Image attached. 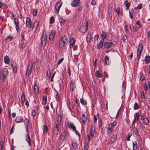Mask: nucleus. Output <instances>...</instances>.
Listing matches in <instances>:
<instances>
[{
    "label": "nucleus",
    "instance_id": "obj_1",
    "mask_svg": "<svg viewBox=\"0 0 150 150\" xmlns=\"http://www.w3.org/2000/svg\"><path fill=\"white\" fill-rule=\"evenodd\" d=\"M24 123L26 125L27 127V134H25V139L26 141L28 143L29 146L30 147L31 146V143L30 138L29 136V134L28 129V127L30 125L29 122V120L28 119L25 118L24 120Z\"/></svg>",
    "mask_w": 150,
    "mask_h": 150
},
{
    "label": "nucleus",
    "instance_id": "obj_2",
    "mask_svg": "<svg viewBox=\"0 0 150 150\" xmlns=\"http://www.w3.org/2000/svg\"><path fill=\"white\" fill-rule=\"evenodd\" d=\"M8 76V71L7 69L4 68L0 71V79L1 81L5 80Z\"/></svg>",
    "mask_w": 150,
    "mask_h": 150
},
{
    "label": "nucleus",
    "instance_id": "obj_3",
    "mask_svg": "<svg viewBox=\"0 0 150 150\" xmlns=\"http://www.w3.org/2000/svg\"><path fill=\"white\" fill-rule=\"evenodd\" d=\"M143 50V46L142 44H139L137 48V59L138 61L139 60L140 56Z\"/></svg>",
    "mask_w": 150,
    "mask_h": 150
},
{
    "label": "nucleus",
    "instance_id": "obj_4",
    "mask_svg": "<svg viewBox=\"0 0 150 150\" xmlns=\"http://www.w3.org/2000/svg\"><path fill=\"white\" fill-rule=\"evenodd\" d=\"M88 24V22H87L86 24H83L79 28V31L83 33H84L86 32L87 29V24Z\"/></svg>",
    "mask_w": 150,
    "mask_h": 150
},
{
    "label": "nucleus",
    "instance_id": "obj_5",
    "mask_svg": "<svg viewBox=\"0 0 150 150\" xmlns=\"http://www.w3.org/2000/svg\"><path fill=\"white\" fill-rule=\"evenodd\" d=\"M47 37L46 35H45L44 33L42 34V37L41 38V44L42 46H45L47 42Z\"/></svg>",
    "mask_w": 150,
    "mask_h": 150
},
{
    "label": "nucleus",
    "instance_id": "obj_6",
    "mask_svg": "<svg viewBox=\"0 0 150 150\" xmlns=\"http://www.w3.org/2000/svg\"><path fill=\"white\" fill-rule=\"evenodd\" d=\"M62 120V117L61 116H59L57 118V122L56 123L55 126L54 127L55 128L59 129V127L60 126L61 121Z\"/></svg>",
    "mask_w": 150,
    "mask_h": 150
},
{
    "label": "nucleus",
    "instance_id": "obj_7",
    "mask_svg": "<svg viewBox=\"0 0 150 150\" xmlns=\"http://www.w3.org/2000/svg\"><path fill=\"white\" fill-rule=\"evenodd\" d=\"M62 3L60 1H59L57 2L55 5V11L56 13H58Z\"/></svg>",
    "mask_w": 150,
    "mask_h": 150
},
{
    "label": "nucleus",
    "instance_id": "obj_8",
    "mask_svg": "<svg viewBox=\"0 0 150 150\" xmlns=\"http://www.w3.org/2000/svg\"><path fill=\"white\" fill-rule=\"evenodd\" d=\"M117 124V122H116L114 121L112 123L108 125V129L110 132H112L113 130V127Z\"/></svg>",
    "mask_w": 150,
    "mask_h": 150
},
{
    "label": "nucleus",
    "instance_id": "obj_9",
    "mask_svg": "<svg viewBox=\"0 0 150 150\" xmlns=\"http://www.w3.org/2000/svg\"><path fill=\"white\" fill-rule=\"evenodd\" d=\"M56 33V32L55 30H54L50 32L49 35V39L50 40H54Z\"/></svg>",
    "mask_w": 150,
    "mask_h": 150
},
{
    "label": "nucleus",
    "instance_id": "obj_10",
    "mask_svg": "<svg viewBox=\"0 0 150 150\" xmlns=\"http://www.w3.org/2000/svg\"><path fill=\"white\" fill-rule=\"evenodd\" d=\"M80 4L79 0H74L72 2L71 5L73 7L77 6L80 5Z\"/></svg>",
    "mask_w": 150,
    "mask_h": 150
},
{
    "label": "nucleus",
    "instance_id": "obj_11",
    "mask_svg": "<svg viewBox=\"0 0 150 150\" xmlns=\"http://www.w3.org/2000/svg\"><path fill=\"white\" fill-rule=\"evenodd\" d=\"M26 24L29 28H30L31 27V21L29 17H28L27 18Z\"/></svg>",
    "mask_w": 150,
    "mask_h": 150
},
{
    "label": "nucleus",
    "instance_id": "obj_12",
    "mask_svg": "<svg viewBox=\"0 0 150 150\" xmlns=\"http://www.w3.org/2000/svg\"><path fill=\"white\" fill-rule=\"evenodd\" d=\"M14 22L17 31V32H18L19 29V27L18 25L19 23L18 19L14 18Z\"/></svg>",
    "mask_w": 150,
    "mask_h": 150
},
{
    "label": "nucleus",
    "instance_id": "obj_13",
    "mask_svg": "<svg viewBox=\"0 0 150 150\" xmlns=\"http://www.w3.org/2000/svg\"><path fill=\"white\" fill-rule=\"evenodd\" d=\"M32 71V67L30 65H28V67L27 68L26 72V75L27 76H29L31 74V71Z\"/></svg>",
    "mask_w": 150,
    "mask_h": 150
},
{
    "label": "nucleus",
    "instance_id": "obj_14",
    "mask_svg": "<svg viewBox=\"0 0 150 150\" xmlns=\"http://www.w3.org/2000/svg\"><path fill=\"white\" fill-rule=\"evenodd\" d=\"M11 66L12 68L13 71L16 73L17 71V64L13 62L11 64Z\"/></svg>",
    "mask_w": 150,
    "mask_h": 150
},
{
    "label": "nucleus",
    "instance_id": "obj_15",
    "mask_svg": "<svg viewBox=\"0 0 150 150\" xmlns=\"http://www.w3.org/2000/svg\"><path fill=\"white\" fill-rule=\"evenodd\" d=\"M95 130V128L94 125H92L90 129V135L93 137L94 135Z\"/></svg>",
    "mask_w": 150,
    "mask_h": 150
},
{
    "label": "nucleus",
    "instance_id": "obj_16",
    "mask_svg": "<svg viewBox=\"0 0 150 150\" xmlns=\"http://www.w3.org/2000/svg\"><path fill=\"white\" fill-rule=\"evenodd\" d=\"M76 84L75 82L74 81H72L70 85V90L72 91L76 88Z\"/></svg>",
    "mask_w": 150,
    "mask_h": 150
},
{
    "label": "nucleus",
    "instance_id": "obj_17",
    "mask_svg": "<svg viewBox=\"0 0 150 150\" xmlns=\"http://www.w3.org/2000/svg\"><path fill=\"white\" fill-rule=\"evenodd\" d=\"M113 44V43L112 42H106L104 44V47L106 49H108L110 48V47Z\"/></svg>",
    "mask_w": 150,
    "mask_h": 150
},
{
    "label": "nucleus",
    "instance_id": "obj_18",
    "mask_svg": "<svg viewBox=\"0 0 150 150\" xmlns=\"http://www.w3.org/2000/svg\"><path fill=\"white\" fill-rule=\"evenodd\" d=\"M75 40L73 38H72L70 39L69 41V47L72 48L74 45L75 42Z\"/></svg>",
    "mask_w": 150,
    "mask_h": 150
},
{
    "label": "nucleus",
    "instance_id": "obj_19",
    "mask_svg": "<svg viewBox=\"0 0 150 150\" xmlns=\"http://www.w3.org/2000/svg\"><path fill=\"white\" fill-rule=\"evenodd\" d=\"M69 127L70 129H72L74 131L76 130V126L74 124L73 122H71L69 125Z\"/></svg>",
    "mask_w": 150,
    "mask_h": 150
},
{
    "label": "nucleus",
    "instance_id": "obj_20",
    "mask_svg": "<svg viewBox=\"0 0 150 150\" xmlns=\"http://www.w3.org/2000/svg\"><path fill=\"white\" fill-rule=\"evenodd\" d=\"M117 139V135L116 134L113 135L112 136L110 139V141L112 143L115 142Z\"/></svg>",
    "mask_w": 150,
    "mask_h": 150
},
{
    "label": "nucleus",
    "instance_id": "obj_21",
    "mask_svg": "<svg viewBox=\"0 0 150 150\" xmlns=\"http://www.w3.org/2000/svg\"><path fill=\"white\" fill-rule=\"evenodd\" d=\"M81 120L83 124L85 123L87 121V117H86L84 114H82Z\"/></svg>",
    "mask_w": 150,
    "mask_h": 150
},
{
    "label": "nucleus",
    "instance_id": "obj_22",
    "mask_svg": "<svg viewBox=\"0 0 150 150\" xmlns=\"http://www.w3.org/2000/svg\"><path fill=\"white\" fill-rule=\"evenodd\" d=\"M23 118L21 116H17L16 117L15 121L17 122H23Z\"/></svg>",
    "mask_w": 150,
    "mask_h": 150
},
{
    "label": "nucleus",
    "instance_id": "obj_23",
    "mask_svg": "<svg viewBox=\"0 0 150 150\" xmlns=\"http://www.w3.org/2000/svg\"><path fill=\"white\" fill-rule=\"evenodd\" d=\"M130 3H129L127 0H126L124 3V4L126 6V9L127 10H129V7L130 6Z\"/></svg>",
    "mask_w": 150,
    "mask_h": 150
},
{
    "label": "nucleus",
    "instance_id": "obj_24",
    "mask_svg": "<svg viewBox=\"0 0 150 150\" xmlns=\"http://www.w3.org/2000/svg\"><path fill=\"white\" fill-rule=\"evenodd\" d=\"M34 92L35 93H39V88L38 86L35 84L34 85L33 87Z\"/></svg>",
    "mask_w": 150,
    "mask_h": 150
},
{
    "label": "nucleus",
    "instance_id": "obj_25",
    "mask_svg": "<svg viewBox=\"0 0 150 150\" xmlns=\"http://www.w3.org/2000/svg\"><path fill=\"white\" fill-rule=\"evenodd\" d=\"M105 63L107 65H109L110 64V61H109V57L108 56L106 55L105 57Z\"/></svg>",
    "mask_w": 150,
    "mask_h": 150
},
{
    "label": "nucleus",
    "instance_id": "obj_26",
    "mask_svg": "<svg viewBox=\"0 0 150 150\" xmlns=\"http://www.w3.org/2000/svg\"><path fill=\"white\" fill-rule=\"evenodd\" d=\"M61 40L63 42V43H65V44H67V36L66 35H64L63 36Z\"/></svg>",
    "mask_w": 150,
    "mask_h": 150
},
{
    "label": "nucleus",
    "instance_id": "obj_27",
    "mask_svg": "<svg viewBox=\"0 0 150 150\" xmlns=\"http://www.w3.org/2000/svg\"><path fill=\"white\" fill-rule=\"evenodd\" d=\"M142 122L144 124L148 125L149 123V121L147 117H145V119L142 121Z\"/></svg>",
    "mask_w": 150,
    "mask_h": 150
},
{
    "label": "nucleus",
    "instance_id": "obj_28",
    "mask_svg": "<svg viewBox=\"0 0 150 150\" xmlns=\"http://www.w3.org/2000/svg\"><path fill=\"white\" fill-rule=\"evenodd\" d=\"M43 133L45 134L47 133L48 129L47 125H44L43 126Z\"/></svg>",
    "mask_w": 150,
    "mask_h": 150
},
{
    "label": "nucleus",
    "instance_id": "obj_29",
    "mask_svg": "<svg viewBox=\"0 0 150 150\" xmlns=\"http://www.w3.org/2000/svg\"><path fill=\"white\" fill-rule=\"evenodd\" d=\"M4 61L5 64H8L10 62L9 58L8 56H6L4 57Z\"/></svg>",
    "mask_w": 150,
    "mask_h": 150
},
{
    "label": "nucleus",
    "instance_id": "obj_30",
    "mask_svg": "<svg viewBox=\"0 0 150 150\" xmlns=\"http://www.w3.org/2000/svg\"><path fill=\"white\" fill-rule=\"evenodd\" d=\"M140 20H138L137 21V22H136L135 26L137 29L141 27V25L140 23Z\"/></svg>",
    "mask_w": 150,
    "mask_h": 150
},
{
    "label": "nucleus",
    "instance_id": "obj_31",
    "mask_svg": "<svg viewBox=\"0 0 150 150\" xmlns=\"http://www.w3.org/2000/svg\"><path fill=\"white\" fill-rule=\"evenodd\" d=\"M52 130V132L54 134L57 135L58 133L59 129H57L54 127Z\"/></svg>",
    "mask_w": 150,
    "mask_h": 150
},
{
    "label": "nucleus",
    "instance_id": "obj_32",
    "mask_svg": "<svg viewBox=\"0 0 150 150\" xmlns=\"http://www.w3.org/2000/svg\"><path fill=\"white\" fill-rule=\"evenodd\" d=\"M26 46L24 42H22L19 45V47L21 50L23 49Z\"/></svg>",
    "mask_w": 150,
    "mask_h": 150
},
{
    "label": "nucleus",
    "instance_id": "obj_33",
    "mask_svg": "<svg viewBox=\"0 0 150 150\" xmlns=\"http://www.w3.org/2000/svg\"><path fill=\"white\" fill-rule=\"evenodd\" d=\"M80 102L82 105H84L87 104V102L83 98H81L80 100Z\"/></svg>",
    "mask_w": 150,
    "mask_h": 150
},
{
    "label": "nucleus",
    "instance_id": "obj_34",
    "mask_svg": "<svg viewBox=\"0 0 150 150\" xmlns=\"http://www.w3.org/2000/svg\"><path fill=\"white\" fill-rule=\"evenodd\" d=\"M89 143L88 142H86L84 144V147L83 148V149L84 150H88L89 147L88 145Z\"/></svg>",
    "mask_w": 150,
    "mask_h": 150
},
{
    "label": "nucleus",
    "instance_id": "obj_35",
    "mask_svg": "<svg viewBox=\"0 0 150 150\" xmlns=\"http://www.w3.org/2000/svg\"><path fill=\"white\" fill-rule=\"evenodd\" d=\"M130 30L132 32L137 31V28L134 27L133 25H130L129 26Z\"/></svg>",
    "mask_w": 150,
    "mask_h": 150
},
{
    "label": "nucleus",
    "instance_id": "obj_36",
    "mask_svg": "<svg viewBox=\"0 0 150 150\" xmlns=\"http://www.w3.org/2000/svg\"><path fill=\"white\" fill-rule=\"evenodd\" d=\"M38 23H39V22H38V20L36 21H35V23L33 25V28H35V30H36L37 27H38Z\"/></svg>",
    "mask_w": 150,
    "mask_h": 150
},
{
    "label": "nucleus",
    "instance_id": "obj_37",
    "mask_svg": "<svg viewBox=\"0 0 150 150\" xmlns=\"http://www.w3.org/2000/svg\"><path fill=\"white\" fill-rule=\"evenodd\" d=\"M96 76L100 78L102 77V74L100 73L99 71L96 70Z\"/></svg>",
    "mask_w": 150,
    "mask_h": 150
},
{
    "label": "nucleus",
    "instance_id": "obj_38",
    "mask_svg": "<svg viewBox=\"0 0 150 150\" xmlns=\"http://www.w3.org/2000/svg\"><path fill=\"white\" fill-rule=\"evenodd\" d=\"M145 61L146 63H148L150 62V56H148L145 57Z\"/></svg>",
    "mask_w": 150,
    "mask_h": 150
},
{
    "label": "nucleus",
    "instance_id": "obj_39",
    "mask_svg": "<svg viewBox=\"0 0 150 150\" xmlns=\"http://www.w3.org/2000/svg\"><path fill=\"white\" fill-rule=\"evenodd\" d=\"M132 131L136 135H137V133L138 132V130L136 127H132Z\"/></svg>",
    "mask_w": 150,
    "mask_h": 150
},
{
    "label": "nucleus",
    "instance_id": "obj_40",
    "mask_svg": "<svg viewBox=\"0 0 150 150\" xmlns=\"http://www.w3.org/2000/svg\"><path fill=\"white\" fill-rule=\"evenodd\" d=\"M134 12L133 9H132L131 10L129 11V14L130 18L132 19L133 18V13Z\"/></svg>",
    "mask_w": 150,
    "mask_h": 150
},
{
    "label": "nucleus",
    "instance_id": "obj_41",
    "mask_svg": "<svg viewBox=\"0 0 150 150\" xmlns=\"http://www.w3.org/2000/svg\"><path fill=\"white\" fill-rule=\"evenodd\" d=\"M133 149L134 150H136L137 147V143L136 142H133Z\"/></svg>",
    "mask_w": 150,
    "mask_h": 150
},
{
    "label": "nucleus",
    "instance_id": "obj_42",
    "mask_svg": "<svg viewBox=\"0 0 150 150\" xmlns=\"http://www.w3.org/2000/svg\"><path fill=\"white\" fill-rule=\"evenodd\" d=\"M140 115L137 113H136L134 115V118L137 121L138 120Z\"/></svg>",
    "mask_w": 150,
    "mask_h": 150
},
{
    "label": "nucleus",
    "instance_id": "obj_43",
    "mask_svg": "<svg viewBox=\"0 0 150 150\" xmlns=\"http://www.w3.org/2000/svg\"><path fill=\"white\" fill-rule=\"evenodd\" d=\"M65 44V43H63L62 41V40H60L59 41V47L60 48H61Z\"/></svg>",
    "mask_w": 150,
    "mask_h": 150
},
{
    "label": "nucleus",
    "instance_id": "obj_44",
    "mask_svg": "<svg viewBox=\"0 0 150 150\" xmlns=\"http://www.w3.org/2000/svg\"><path fill=\"white\" fill-rule=\"evenodd\" d=\"M106 35L105 33L104 32H103L101 35V37L103 40L104 39H105L106 38Z\"/></svg>",
    "mask_w": 150,
    "mask_h": 150
},
{
    "label": "nucleus",
    "instance_id": "obj_45",
    "mask_svg": "<svg viewBox=\"0 0 150 150\" xmlns=\"http://www.w3.org/2000/svg\"><path fill=\"white\" fill-rule=\"evenodd\" d=\"M139 108V105L137 103H135L134 105V110H137Z\"/></svg>",
    "mask_w": 150,
    "mask_h": 150
},
{
    "label": "nucleus",
    "instance_id": "obj_46",
    "mask_svg": "<svg viewBox=\"0 0 150 150\" xmlns=\"http://www.w3.org/2000/svg\"><path fill=\"white\" fill-rule=\"evenodd\" d=\"M21 100L22 103H23L25 100V96L24 93H23L22 94Z\"/></svg>",
    "mask_w": 150,
    "mask_h": 150
},
{
    "label": "nucleus",
    "instance_id": "obj_47",
    "mask_svg": "<svg viewBox=\"0 0 150 150\" xmlns=\"http://www.w3.org/2000/svg\"><path fill=\"white\" fill-rule=\"evenodd\" d=\"M98 126L99 127L101 128L102 126V120L100 119L98 120Z\"/></svg>",
    "mask_w": 150,
    "mask_h": 150
},
{
    "label": "nucleus",
    "instance_id": "obj_48",
    "mask_svg": "<svg viewBox=\"0 0 150 150\" xmlns=\"http://www.w3.org/2000/svg\"><path fill=\"white\" fill-rule=\"evenodd\" d=\"M103 46V42L101 40L100 41L99 45H98V48H102Z\"/></svg>",
    "mask_w": 150,
    "mask_h": 150
},
{
    "label": "nucleus",
    "instance_id": "obj_49",
    "mask_svg": "<svg viewBox=\"0 0 150 150\" xmlns=\"http://www.w3.org/2000/svg\"><path fill=\"white\" fill-rule=\"evenodd\" d=\"M47 97L46 96H44L42 101V103L44 104H46L47 102Z\"/></svg>",
    "mask_w": 150,
    "mask_h": 150
},
{
    "label": "nucleus",
    "instance_id": "obj_50",
    "mask_svg": "<svg viewBox=\"0 0 150 150\" xmlns=\"http://www.w3.org/2000/svg\"><path fill=\"white\" fill-rule=\"evenodd\" d=\"M72 145L73 148L74 149H76L77 148V145L76 142H73L72 144Z\"/></svg>",
    "mask_w": 150,
    "mask_h": 150
},
{
    "label": "nucleus",
    "instance_id": "obj_51",
    "mask_svg": "<svg viewBox=\"0 0 150 150\" xmlns=\"http://www.w3.org/2000/svg\"><path fill=\"white\" fill-rule=\"evenodd\" d=\"M91 38V36L90 34V33H88L86 37V40L87 42H88L90 41Z\"/></svg>",
    "mask_w": 150,
    "mask_h": 150
},
{
    "label": "nucleus",
    "instance_id": "obj_52",
    "mask_svg": "<svg viewBox=\"0 0 150 150\" xmlns=\"http://www.w3.org/2000/svg\"><path fill=\"white\" fill-rule=\"evenodd\" d=\"M65 137L61 135H60L59 137V142H62L63 141Z\"/></svg>",
    "mask_w": 150,
    "mask_h": 150
},
{
    "label": "nucleus",
    "instance_id": "obj_53",
    "mask_svg": "<svg viewBox=\"0 0 150 150\" xmlns=\"http://www.w3.org/2000/svg\"><path fill=\"white\" fill-rule=\"evenodd\" d=\"M145 78V76L143 74H140V80L141 81H143L144 80V79Z\"/></svg>",
    "mask_w": 150,
    "mask_h": 150
},
{
    "label": "nucleus",
    "instance_id": "obj_54",
    "mask_svg": "<svg viewBox=\"0 0 150 150\" xmlns=\"http://www.w3.org/2000/svg\"><path fill=\"white\" fill-rule=\"evenodd\" d=\"M132 135V133L131 132H130L128 134V137H127V139H126V140L127 141H130V137H131V136Z\"/></svg>",
    "mask_w": 150,
    "mask_h": 150
},
{
    "label": "nucleus",
    "instance_id": "obj_55",
    "mask_svg": "<svg viewBox=\"0 0 150 150\" xmlns=\"http://www.w3.org/2000/svg\"><path fill=\"white\" fill-rule=\"evenodd\" d=\"M54 21V18L53 16L51 17L50 18V24L53 23Z\"/></svg>",
    "mask_w": 150,
    "mask_h": 150
},
{
    "label": "nucleus",
    "instance_id": "obj_56",
    "mask_svg": "<svg viewBox=\"0 0 150 150\" xmlns=\"http://www.w3.org/2000/svg\"><path fill=\"white\" fill-rule=\"evenodd\" d=\"M98 117H99L98 115H94V119L93 120L94 122V123H96L97 122V120L98 118Z\"/></svg>",
    "mask_w": 150,
    "mask_h": 150
},
{
    "label": "nucleus",
    "instance_id": "obj_57",
    "mask_svg": "<svg viewBox=\"0 0 150 150\" xmlns=\"http://www.w3.org/2000/svg\"><path fill=\"white\" fill-rule=\"evenodd\" d=\"M55 98L56 100L58 101H59L60 100V98L59 96L58 95V92L57 93L55 96Z\"/></svg>",
    "mask_w": 150,
    "mask_h": 150
},
{
    "label": "nucleus",
    "instance_id": "obj_58",
    "mask_svg": "<svg viewBox=\"0 0 150 150\" xmlns=\"http://www.w3.org/2000/svg\"><path fill=\"white\" fill-rule=\"evenodd\" d=\"M140 94L141 97L142 98L145 99V96L144 95V91L141 92Z\"/></svg>",
    "mask_w": 150,
    "mask_h": 150
},
{
    "label": "nucleus",
    "instance_id": "obj_59",
    "mask_svg": "<svg viewBox=\"0 0 150 150\" xmlns=\"http://www.w3.org/2000/svg\"><path fill=\"white\" fill-rule=\"evenodd\" d=\"M67 132L65 131H64L61 134V135L63 137H64L65 138L67 136Z\"/></svg>",
    "mask_w": 150,
    "mask_h": 150
},
{
    "label": "nucleus",
    "instance_id": "obj_60",
    "mask_svg": "<svg viewBox=\"0 0 150 150\" xmlns=\"http://www.w3.org/2000/svg\"><path fill=\"white\" fill-rule=\"evenodd\" d=\"M47 76H50L51 75V71L50 69H48L47 73Z\"/></svg>",
    "mask_w": 150,
    "mask_h": 150
},
{
    "label": "nucleus",
    "instance_id": "obj_61",
    "mask_svg": "<svg viewBox=\"0 0 150 150\" xmlns=\"http://www.w3.org/2000/svg\"><path fill=\"white\" fill-rule=\"evenodd\" d=\"M124 29L126 33L128 32V28L127 25H125V26Z\"/></svg>",
    "mask_w": 150,
    "mask_h": 150
},
{
    "label": "nucleus",
    "instance_id": "obj_62",
    "mask_svg": "<svg viewBox=\"0 0 150 150\" xmlns=\"http://www.w3.org/2000/svg\"><path fill=\"white\" fill-rule=\"evenodd\" d=\"M59 20L60 23H63L64 22V20L61 18H59Z\"/></svg>",
    "mask_w": 150,
    "mask_h": 150
},
{
    "label": "nucleus",
    "instance_id": "obj_63",
    "mask_svg": "<svg viewBox=\"0 0 150 150\" xmlns=\"http://www.w3.org/2000/svg\"><path fill=\"white\" fill-rule=\"evenodd\" d=\"M37 11L35 9H34L33 11V14L34 16L37 15Z\"/></svg>",
    "mask_w": 150,
    "mask_h": 150
},
{
    "label": "nucleus",
    "instance_id": "obj_64",
    "mask_svg": "<svg viewBox=\"0 0 150 150\" xmlns=\"http://www.w3.org/2000/svg\"><path fill=\"white\" fill-rule=\"evenodd\" d=\"M137 8L138 9H141L142 8V4H139L135 8V9Z\"/></svg>",
    "mask_w": 150,
    "mask_h": 150
}]
</instances>
